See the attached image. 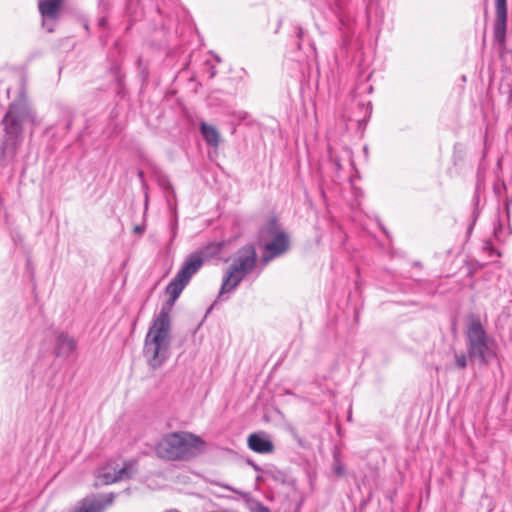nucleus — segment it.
Segmentation results:
<instances>
[{"instance_id":"obj_1","label":"nucleus","mask_w":512,"mask_h":512,"mask_svg":"<svg viewBox=\"0 0 512 512\" xmlns=\"http://www.w3.org/2000/svg\"><path fill=\"white\" fill-rule=\"evenodd\" d=\"M167 307H163L154 318L146 334L143 355L150 368H160L169 358L171 346V324L169 309L173 306L167 301Z\"/></svg>"},{"instance_id":"obj_2","label":"nucleus","mask_w":512,"mask_h":512,"mask_svg":"<svg viewBox=\"0 0 512 512\" xmlns=\"http://www.w3.org/2000/svg\"><path fill=\"white\" fill-rule=\"evenodd\" d=\"M465 342L470 361L487 365L497 357V341L486 331L478 315L470 314L467 317Z\"/></svg>"},{"instance_id":"obj_3","label":"nucleus","mask_w":512,"mask_h":512,"mask_svg":"<svg viewBox=\"0 0 512 512\" xmlns=\"http://www.w3.org/2000/svg\"><path fill=\"white\" fill-rule=\"evenodd\" d=\"M204 442L188 432H171L156 444L157 457L165 461H188L202 452Z\"/></svg>"},{"instance_id":"obj_4","label":"nucleus","mask_w":512,"mask_h":512,"mask_svg":"<svg viewBox=\"0 0 512 512\" xmlns=\"http://www.w3.org/2000/svg\"><path fill=\"white\" fill-rule=\"evenodd\" d=\"M222 246L223 244L220 242H213L186 258L176 276L166 287L170 305H174L191 277L200 269L203 262L219 254Z\"/></svg>"},{"instance_id":"obj_5","label":"nucleus","mask_w":512,"mask_h":512,"mask_svg":"<svg viewBox=\"0 0 512 512\" xmlns=\"http://www.w3.org/2000/svg\"><path fill=\"white\" fill-rule=\"evenodd\" d=\"M257 263V253L253 245H246L239 249L232 259L223 278L219 297L233 291L240 282L251 273Z\"/></svg>"},{"instance_id":"obj_6","label":"nucleus","mask_w":512,"mask_h":512,"mask_svg":"<svg viewBox=\"0 0 512 512\" xmlns=\"http://www.w3.org/2000/svg\"><path fill=\"white\" fill-rule=\"evenodd\" d=\"M27 120L35 122L34 112L29 105L23 101L12 103L3 119L6 149L9 145L15 146L22 133V124Z\"/></svg>"},{"instance_id":"obj_7","label":"nucleus","mask_w":512,"mask_h":512,"mask_svg":"<svg viewBox=\"0 0 512 512\" xmlns=\"http://www.w3.org/2000/svg\"><path fill=\"white\" fill-rule=\"evenodd\" d=\"M262 239L271 237V241L265 244L262 261L264 264L270 262L273 258L285 253L289 249V237L281 230L275 219L270 220L261 230Z\"/></svg>"},{"instance_id":"obj_8","label":"nucleus","mask_w":512,"mask_h":512,"mask_svg":"<svg viewBox=\"0 0 512 512\" xmlns=\"http://www.w3.org/2000/svg\"><path fill=\"white\" fill-rule=\"evenodd\" d=\"M63 2L64 0H39L38 8L42 17V26L48 32L54 31Z\"/></svg>"},{"instance_id":"obj_9","label":"nucleus","mask_w":512,"mask_h":512,"mask_svg":"<svg viewBox=\"0 0 512 512\" xmlns=\"http://www.w3.org/2000/svg\"><path fill=\"white\" fill-rule=\"evenodd\" d=\"M136 469L133 463L125 464L122 468L116 470L112 467V464H108L106 467H103L97 475L100 484H111L117 481H121L124 479L130 478Z\"/></svg>"},{"instance_id":"obj_10","label":"nucleus","mask_w":512,"mask_h":512,"mask_svg":"<svg viewBox=\"0 0 512 512\" xmlns=\"http://www.w3.org/2000/svg\"><path fill=\"white\" fill-rule=\"evenodd\" d=\"M114 501V494L93 495L78 502L73 512H103Z\"/></svg>"},{"instance_id":"obj_11","label":"nucleus","mask_w":512,"mask_h":512,"mask_svg":"<svg viewBox=\"0 0 512 512\" xmlns=\"http://www.w3.org/2000/svg\"><path fill=\"white\" fill-rule=\"evenodd\" d=\"M77 348L76 340L67 333L60 332L55 341L54 354L60 358H69Z\"/></svg>"},{"instance_id":"obj_12","label":"nucleus","mask_w":512,"mask_h":512,"mask_svg":"<svg viewBox=\"0 0 512 512\" xmlns=\"http://www.w3.org/2000/svg\"><path fill=\"white\" fill-rule=\"evenodd\" d=\"M248 447L254 452L266 454L274 450V445L265 433H253L248 437Z\"/></svg>"},{"instance_id":"obj_13","label":"nucleus","mask_w":512,"mask_h":512,"mask_svg":"<svg viewBox=\"0 0 512 512\" xmlns=\"http://www.w3.org/2000/svg\"><path fill=\"white\" fill-rule=\"evenodd\" d=\"M496 23L495 36L499 40L503 39L507 22L506 0H496Z\"/></svg>"},{"instance_id":"obj_14","label":"nucleus","mask_w":512,"mask_h":512,"mask_svg":"<svg viewBox=\"0 0 512 512\" xmlns=\"http://www.w3.org/2000/svg\"><path fill=\"white\" fill-rule=\"evenodd\" d=\"M200 130L203 138L210 146L217 147L219 145L220 135L214 126L202 123Z\"/></svg>"},{"instance_id":"obj_15","label":"nucleus","mask_w":512,"mask_h":512,"mask_svg":"<svg viewBox=\"0 0 512 512\" xmlns=\"http://www.w3.org/2000/svg\"><path fill=\"white\" fill-rule=\"evenodd\" d=\"M455 365L457 368L459 369H465L467 367V362H468V354H464V353H461V354H455Z\"/></svg>"},{"instance_id":"obj_16","label":"nucleus","mask_w":512,"mask_h":512,"mask_svg":"<svg viewBox=\"0 0 512 512\" xmlns=\"http://www.w3.org/2000/svg\"><path fill=\"white\" fill-rule=\"evenodd\" d=\"M252 512H270V510L261 503H256L252 507Z\"/></svg>"},{"instance_id":"obj_17","label":"nucleus","mask_w":512,"mask_h":512,"mask_svg":"<svg viewBox=\"0 0 512 512\" xmlns=\"http://www.w3.org/2000/svg\"><path fill=\"white\" fill-rule=\"evenodd\" d=\"M145 231V226L144 225H136L134 227V233L138 234V235H141L143 234Z\"/></svg>"},{"instance_id":"obj_18","label":"nucleus","mask_w":512,"mask_h":512,"mask_svg":"<svg viewBox=\"0 0 512 512\" xmlns=\"http://www.w3.org/2000/svg\"><path fill=\"white\" fill-rule=\"evenodd\" d=\"M334 470L337 475H343V467L340 464H336Z\"/></svg>"},{"instance_id":"obj_19","label":"nucleus","mask_w":512,"mask_h":512,"mask_svg":"<svg viewBox=\"0 0 512 512\" xmlns=\"http://www.w3.org/2000/svg\"><path fill=\"white\" fill-rule=\"evenodd\" d=\"M99 23H100V25H104V23H105L104 19H101Z\"/></svg>"}]
</instances>
